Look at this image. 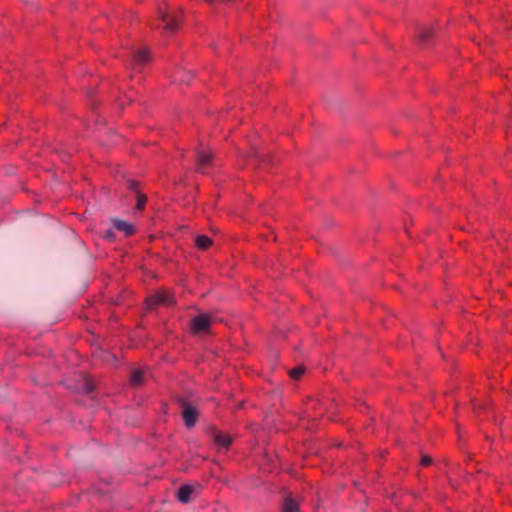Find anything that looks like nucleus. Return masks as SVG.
I'll use <instances>...</instances> for the list:
<instances>
[{
  "label": "nucleus",
  "instance_id": "nucleus-1",
  "mask_svg": "<svg viewBox=\"0 0 512 512\" xmlns=\"http://www.w3.org/2000/svg\"><path fill=\"white\" fill-rule=\"evenodd\" d=\"M147 306L149 309L154 308L156 305H165L172 306L175 303L173 296L169 293V291L161 290L156 294L150 296L147 301Z\"/></svg>",
  "mask_w": 512,
  "mask_h": 512
},
{
  "label": "nucleus",
  "instance_id": "nucleus-2",
  "mask_svg": "<svg viewBox=\"0 0 512 512\" xmlns=\"http://www.w3.org/2000/svg\"><path fill=\"white\" fill-rule=\"evenodd\" d=\"M158 17L164 24V30L168 33H174L179 28L180 19L177 16L171 15L159 9Z\"/></svg>",
  "mask_w": 512,
  "mask_h": 512
},
{
  "label": "nucleus",
  "instance_id": "nucleus-3",
  "mask_svg": "<svg viewBox=\"0 0 512 512\" xmlns=\"http://www.w3.org/2000/svg\"><path fill=\"white\" fill-rule=\"evenodd\" d=\"M211 321L212 318L208 314H200L191 320V330L194 333L206 332L209 329Z\"/></svg>",
  "mask_w": 512,
  "mask_h": 512
},
{
  "label": "nucleus",
  "instance_id": "nucleus-4",
  "mask_svg": "<svg viewBox=\"0 0 512 512\" xmlns=\"http://www.w3.org/2000/svg\"><path fill=\"white\" fill-rule=\"evenodd\" d=\"M213 165V156L209 151L200 150L197 152V170L205 173L209 166Z\"/></svg>",
  "mask_w": 512,
  "mask_h": 512
},
{
  "label": "nucleus",
  "instance_id": "nucleus-5",
  "mask_svg": "<svg viewBox=\"0 0 512 512\" xmlns=\"http://www.w3.org/2000/svg\"><path fill=\"white\" fill-rule=\"evenodd\" d=\"M182 417L186 427L191 428L195 425L198 419V411L192 405L185 403L182 412Z\"/></svg>",
  "mask_w": 512,
  "mask_h": 512
},
{
  "label": "nucleus",
  "instance_id": "nucleus-6",
  "mask_svg": "<svg viewBox=\"0 0 512 512\" xmlns=\"http://www.w3.org/2000/svg\"><path fill=\"white\" fill-rule=\"evenodd\" d=\"M212 438L215 444L221 448H228L232 443V437L223 431L215 430L212 433Z\"/></svg>",
  "mask_w": 512,
  "mask_h": 512
},
{
  "label": "nucleus",
  "instance_id": "nucleus-7",
  "mask_svg": "<svg viewBox=\"0 0 512 512\" xmlns=\"http://www.w3.org/2000/svg\"><path fill=\"white\" fill-rule=\"evenodd\" d=\"M150 60V54L146 49L136 51L132 56L133 67H141Z\"/></svg>",
  "mask_w": 512,
  "mask_h": 512
},
{
  "label": "nucleus",
  "instance_id": "nucleus-8",
  "mask_svg": "<svg viewBox=\"0 0 512 512\" xmlns=\"http://www.w3.org/2000/svg\"><path fill=\"white\" fill-rule=\"evenodd\" d=\"M196 492V487L191 485H183L178 489L177 499L181 503H188L191 500V495Z\"/></svg>",
  "mask_w": 512,
  "mask_h": 512
},
{
  "label": "nucleus",
  "instance_id": "nucleus-9",
  "mask_svg": "<svg viewBox=\"0 0 512 512\" xmlns=\"http://www.w3.org/2000/svg\"><path fill=\"white\" fill-rule=\"evenodd\" d=\"M112 223H113V227L116 230L123 232L125 234V236H130L134 233L133 226L127 221H124V220H121L118 218H113Z\"/></svg>",
  "mask_w": 512,
  "mask_h": 512
},
{
  "label": "nucleus",
  "instance_id": "nucleus-10",
  "mask_svg": "<svg viewBox=\"0 0 512 512\" xmlns=\"http://www.w3.org/2000/svg\"><path fill=\"white\" fill-rule=\"evenodd\" d=\"M145 380V372L141 369H135L130 374V384L133 387L141 386Z\"/></svg>",
  "mask_w": 512,
  "mask_h": 512
},
{
  "label": "nucleus",
  "instance_id": "nucleus-11",
  "mask_svg": "<svg viewBox=\"0 0 512 512\" xmlns=\"http://www.w3.org/2000/svg\"><path fill=\"white\" fill-rule=\"evenodd\" d=\"M281 512H300L299 505L291 496H287L284 499Z\"/></svg>",
  "mask_w": 512,
  "mask_h": 512
},
{
  "label": "nucleus",
  "instance_id": "nucleus-12",
  "mask_svg": "<svg viewBox=\"0 0 512 512\" xmlns=\"http://www.w3.org/2000/svg\"><path fill=\"white\" fill-rule=\"evenodd\" d=\"M195 242H196L197 247L200 249H207L212 244V240L205 235H198L196 237Z\"/></svg>",
  "mask_w": 512,
  "mask_h": 512
},
{
  "label": "nucleus",
  "instance_id": "nucleus-13",
  "mask_svg": "<svg viewBox=\"0 0 512 512\" xmlns=\"http://www.w3.org/2000/svg\"><path fill=\"white\" fill-rule=\"evenodd\" d=\"M81 389L86 394L93 392L95 389L94 381L90 377L85 376L83 378V385H82Z\"/></svg>",
  "mask_w": 512,
  "mask_h": 512
},
{
  "label": "nucleus",
  "instance_id": "nucleus-14",
  "mask_svg": "<svg viewBox=\"0 0 512 512\" xmlns=\"http://www.w3.org/2000/svg\"><path fill=\"white\" fill-rule=\"evenodd\" d=\"M433 31L430 28H421L419 31V40L422 42L427 41L432 37Z\"/></svg>",
  "mask_w": 512,
  "mask_h": 512
},
{
  "label": "nucleus",
  "instance_id": "nucleus-15",
  "mask_svg": "<svg viewBox=\"0 0 512 512\" xmlns=\"http://www.w3.org/2000/svg\"><path fill=\"white\" fill-rule=\"evenodd\" d=\"M305 368L303 366H298L292 370H290V376L297 380L304 374Z\"/></svg>",
  "mask_w": 512,
  "mask_h": 512
},
{
  "label": "nucleus",
  "instance_id": "nucleus-16",
  "mask_svg": "<svg viewBox=\"0 0 512 512\" xmlns=\"http://www.w3.org/2000/svg\"><path fill=\"white\" fill-rule=\"evenodd\" d=\"M147 198L145 195L138 193L137 194V203H136V209L142 210L146 204Z\"/></svg>",
  "mask_w": 512,
  "mask_h": 512
},
{
  "label": "nucleus",
  "instance_id": "nucleus-17",
  "mask_svg": "<svg viewBox=\"0 0 512 512\" xmlns=\"http://www.w3.org/2000/svg\"><path fill=\"white\" fill-rule=\"evenodd\" d=\"M138 185H139V183L137 181H135V180H128L127 181V188L129 190H131V191H135L136 194L139 193L138 190H137Z\"/></svg>",
  "mask_w": 512,
  "mask_h": 512
},
{
  "label": "nucleus",
  "instance_id": "nucleus-18",
  "mask_svg": "<svg viewBox=\"0 0 512 512\" xmlns=\"http://www.w3.org/2000/svg\"><path fill=\"white\" fill-rule=\"evenodd\" d=\"M431 463H432V458H431L430 456H428V455H424V456H422V458H421V464H422L423 466H428V465H430Z\"/></svg>",
  "mask_w": 512,
  "mask_h": 512
},
{
  "label": "nucleus",
  "instance_id": "nucleus-19",
  "mask_svg": "<svg viewBox=\"0 0 512 512\" xmlns=\"http://www.w3.org/2000/svg\"><path fill=\"white\" fill-rule=\"evenodd\" d=\"M114 237H115V234L111 229H108L107 231L104 232L105 239L112 241L114 239Z\"/></svg>",
  "mask_w": 512,
  "mask_h": 512
},
{
  "label": "nucleus",
  "instance_id": "nucleus-20",
  "mask_svg": "<svg viewBox=\"0 0 512 512\" xmlns=\"http://www.w3.org/2000/svg\"><path fill=\"white\" fill-rule=\"evenodd\" d=\"M173 81H174V82H179V83L188 82V80H186V79H184L183 77L178 76V75H175V76H174Z\"/></svg>",
  "mask_w": 512,
  "mask_h": 512
}]
</instances>
